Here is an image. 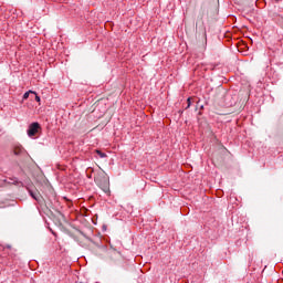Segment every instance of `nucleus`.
Listing matches in <instances>:
<instances>
[{"label":"nucleus","mask_w":283,"mask_h":283,"mask_svg":"<svg viewBox=\"0 0 283 283\" xmlns=\"http://www.w3.org/2000/svg\"><path fill=\"white\" fill-rule=\"evenodd\" d=\"M94 181L96 182L97 186L101 187V189H103V191H105V193L109 191V178H107V175L105 174V171L99 170L95 175Z\"/></svg>","instance_id":"obj_1"},{"label":"nucleus","mask_w":283,"mask_h":283,"mask_svg":"<svg viewBox=\"0 0 283 283\" xmlns=\"http://www.w3.org/2000/svg\"><path fill=\"white\" fill-rule=\"evenodd\" d=\"M41 129V125L36 122L30 124L28 129V137L32 138V136H36L39 134V130Z\"/></svg>","instance_id":"obj_2"},{"label":"nucleus","mask_w":283,"mask_h":283,"mask_svg":"<svg viewBox=\"0 0 283 283\" xmlns=\"http://www.w3.org/2000/svg\"><path fill=\"white\" fill-rule=\"evenodd\" d=\"M13 153L15 156H23V154H25V148L22 146H15Z\"/></svg>","instance_id":"obj_3"},{"label":"nucleus","mask_w":283,"mask_h":283,"mask_svg":"<svg viewBox=\"0 0 283 283\" xmlns=\"http://www.w3.org/2000/svg\"><path fill=\"white\" fill-rule=\"evenodd\" d=\"M30 94H36V92H34V91L25 92V93L23 94V99H24V101H28V98H30Z\"/></svg>","instance_id":"obj_4"},{"label":"nucleus","mask_w":283,"mask_h":283,"mask_svg":"<svg viewBox=\"0 0 283 283\" xmlns=\"http://www.w3.org/2000/svg\"><path fill=\"white\" fill-rule=\"evenodd\" d=\"M33 200L39 202V195L36 192H30Z\"/></svg>","instance_id":"obj_5"},{"label":"nucleus","mask_w":283,"mask_h":283,"mask_svg":"<svg viewBox=\"0 0 283 283\" xmlns=\"http://www.w3.org/2000/svg\"><path fill=\"white\" fill-rule=\"evenodd\" d=\"M97 154L99 155V158H106L107 155L101 150H97Z\"/></svg>","instance_id":"obj_6"},{"label":"nucleus","mask_w":283,"mask_h":283,"mask_svg":"<svg viewBox=\"0 0 283 283\" xmlns=\"http://www.w3.org/2000/svg\"><path fill=\"white\" fill-rule=\"evenodd\" d=\"M187 103H188V105H187L186 109H189L191 107V97L187 98Z\"/></svg>","instance_id":"obj_7"},{"label":"nucleus","mask_w":283,"mask_h":283,"mask_svg":"<svg viewBox=\"0 0 283 283\" xmlns=\"http://www.w3.org/2000/svg\"><path fill=\"white\" fill-rule=\"evenodd\" d=\"M34 96H35V101H36V103H41V97L39 96V95H36V93L35 94H33Z\"/></svg>","instance_id":"obj_8"}]
</instances>
